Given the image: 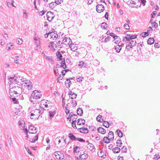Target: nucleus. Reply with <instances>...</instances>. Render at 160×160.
Here are the masks:
<instances>
[{
  "label": "nucleus",
  "instance_id": "51",
  "mask_svg": "<svg viewBox=\"0 0 160 160\" xmlns=\"http://www.w3.org/2000/svg\"><path fill=\"white\" fill-rule=\"evenodd\" d=\"M25 148L26 149L27 152L30 155H31L32 156H33V154L32 153V152L30 151V150L28 148H26L25 146Z\"/></svg>",
  "mask_w": 160,
  "mask_h": 160
},
{
  "label": "nucleus",
  "instance_id": "30",
  "mask_svg": "<svg viewBox=\"0 0 160 160\" xmlns=\"http://www.w3.org/2000/svg\"><path fill=\"white\" fill-rule=\"evenodd\" d=\"M77 113L78 115L82 116L83 114V110L81 108H78L77 110Z\"/></svg>",
  "mask_w": 160,
  "mask_h": 160
},
{
  "label": "nucleus",
  "instance_id": "49",
  "mask_svg": "<svg viewBox=\"0 0 160 160\" xmlns=\"http://www.w3.org/2000/svg\"><path fill=\"white\" fill-rule=\"evenodd\" d=\"M101 115H98L97 116V117L96 118V119L97 121L100 122H102V121H103V120L102 119V121L101 120Z\"/></svg>",
  "mask_w": 160,
  "mask_h": 160
},
{
  "label": "nucleus",
  "instance_id": "27",
  "mask_svg": "<svg viewBox=\"0 0 160 160\" xmlns=\"http://www.w3.org/2000/svg\"><path fill=\"white\" fill-rule=\"evenodd\" d=\"M68 137L72 140H76V138L72 133H70L68 134Z\"/></svg>",
  "mask_w": 160,
  "mask_h": 160
},
{
  "label": "nucleus",
  "instance_id": "21",
  "mask_svg": "<svg viewBox=\"0 0 160 160\" xmlns=\"http://www.w3.org/2000/svg\"><path fill=\"white\" fill-rule=\"evenodd\" d=\"M97 131L99 133L102 134H104L106 133L105 130L101 127H99L98 128Z\"/></svg>",
  "mask_w": 160,
  "mask_h": 160
},
{
  "label": "nucleus",
  "instance_id": "47",
  "mask_svg": "<svg viewBox=\"0 0 160 160\" xmlns=\"http://www.w3.org/2000/svg\"><path fill=\"white\" fill-rule=\"evenodd\" d=\"M61 140L63 139V138H61L60 137H58L56 138L55 139L56 142H57L58 144L60 143L61 142Z\"/></svg>",
  "mask_w": 160,
  "mask_h": 160
},
{
  "label": "nucleus",
  "instance_id": "60",
  "mask_svg": "<svg viewBox=\"0 0 160 160\" xmlns=\"http://www.w3.org/2000/svg\"><path fill=\"white\" fill-rule=\"evenodd\" d=\"M152 31V28L151 27H149L148 28V30L147 31V32H148V33H150V32H151Z\"/></svg>",
  "mask_w": 160,
  "mask_h": 160
},
{
  "label": "nucleus",
  "instance_id": "9",
  "mask_svg": "<svg viewBox=\"0 0 160 160\" xmlns=\"http://www.w3.org/2000/svg\"><path fill=\"white\" fill-rule=\"evenodd\" d=\"M32 135L30 136L29 141L31 142L34 143L38 140V134L35 135L32 134Z\"/></svg>",
  "mask_w": 160,
  "mask_h": 160
},
{
  "label": "nucleus",
  "instance_id": "14",
  "mask_svg": "<svg viewBox=\"0 0 160 160\" xmlns=\"http://www.w3.org/2000/svg\"><path fill=\"white\" fill-rule=\"evenodd\" d=\"M88 157V154L84 153L80 154L78 157H77V158L78 159H86Z\"/></svg>",
  "mask_w": 160,
  "mask_h": 160
},
{
  "label": "nucleus",
  "instance_id": "63",
  "mask_svg": "<svg viewBox=\"0 0 160 160\" xmlns=\"http://www.w3.org/2000/svg\"><path fill=\"white\" fill-rule=\"evenodd\" d=\"M49 116L51 118L53 117L55 114V113L54 112H49Z\"/></svg>",
  "mask_w": 160,
  "mask_h": 160
},
{
  "label": "nucleus",
  "instance_id": "25",
  "mask_svg": "<svg viewBox=\"0 0 160 160\" xmlns=\"http://www.w3.org/2000/svg\"><path fill=\"white\" fill-rule=\"evenodd\" d=\"M122 46L121 45H117L115 46V49L116 50V52L118 53L122 49Z\"/></svg>",
  "mask_w": 160,
  "mask_h": 160
},
{
  "label": "nucleus",
  "instance_id": "8",
  "mask_svg": "<svg viewBox=\"0 0 160 160\" xmlns=\"http://www.w3.org/2000/svg\"><path fill=\"white\" fill-rule=\"evenodd\" d=\"M49 34L51 38L53 40L56 39L58 37V35L54 29L52 30V31L49 32Z\"/></svg>",
  "mask_w": 160,
  "mask_h": 160
},
{
  "label": "nucleus",
  "instance_id": "50",
  "mask_svg": "<svg viewBox=\"0 0 160 160\" xmlns=\"http://www.w3.org/2000/svg\"><path fill=\"white\" fill-rule=\"evenodd\" d=\"M63 0H55V2L56 4H59L63 2Z\"/></svg>",
  "mask_w": 160,
  "mask_h": 160
},
{
  "label": "nucleus",
  "instance_id": "38",
  "mask_svg": "<svg viewBox=\"0 0 160 160\" xmlns=\"http://www.w3.org/2000/svg\"><path fill=\"white\" fill-rule=\"evenodd\" d=\"M111 140L110 138H108V137H104L103 138V141L106 143H109L110 142V140Z\"/></svg>",
  "mask_w": 160,
  "mask_h": 160
},
{
  "label": "nucleus",
  "instance_id": "41",
  "mask_svg": "<svg viewBox=\"0 0 160 160\" xmlns=\"http://www.w3.org/2000/svg\"><path fill=\"white\" fill-rule=\"evenodd\" d=\"M49 6L50 8H53L56 6V4L55 2H52L49 4Z\"/></svg>",
  "mask_w": 160,
  "mask_h": 160
},
{
  "label": "nucleus",
  "instance_id": "15",
  "mask_svg": "<svg viewBox=\"0 0 160 160\" xmlns=\"http://www.w3.org/2000/svg\"><path fill=\"white\" fill-rule=\"evenodd\" d=\"M122 40L126 43H128L129 42L130 40V34H127L125 37L123 38Z\"/></svg>",
  "mask_w": 160,
  "mask_h": 160
},
{
  "label": "nucleus",
  "instance_id": "19",
  "mask_svg": "<svg viewBox=\"0 0 160 160\" xmlns=\"http://www.w3.org/2000/svg\"><path fill=\"white\" fill-rule=\"evenodd\" d=\"M85 120L82 118L78 119L77 120V124L79 125H84L85 124Z\"/></svg>",
  "mask_w": 160,
  "mask_h": 160
},
{
  "label": "nucleus",
  "instance_id": "36",
  "mask_svg": "<svg viewBox=\"0 0 160 160\" xmlns=\"http://www.w3.org/2000/svg\"><path fill=\"white\" fill-rule=\"evenodd\" d=\"M55 45L57 46L59 48H61L63 46V43L60 41H59L58 42H57Z\"/></svg>",
  "mask_w": 160,
  "mask_h": 160
},
{
  "label": "nucleus",
  "instance_id": "46",
  "mask_svg": "<svg viewBox=\"0 0 160 160\" xmlns=\"http://www.w3.org/2000/svg\"><path fill=\"white\" fill-rule=\"evenodd\" d=\"M148 32H144L143 33H142L140 35L141 37L144 38L148 35Z\"/></svg>",
  "mask_w": 160,
  "mask_h": 160
},
{
  "label": "nucleus",
  "instance_id": "29",
  "mask_svg": "<svg viewBox=\"0 0 160 160\" xmlns=\"http://www.w3.org/2000/svg\"><path fill=\"white\" fill-rule=\"evenodd\" d=\"M80 150V148L79 147L75 146L73 148V152L74 153H78Z\"/></svg>",
  "mask_w": 160,
  "mask_h": 160
},
{
  "label": "nucleus",
  "instance_id": "18",
  "mask_svg": "<svg viewBox=\"0 0 160 160\" xmlns=\"http://www.w3.org/2000/svg\"><path fill=\"white\" fill-rule=\"evenodd\" d=\"M87 148L92 151H95V149L93 144L91 143H88L87 146Z\"/></svg>",
  "mask_w": 160,
  "mask_h": 160
},
{
  "label": "nucleus",
  "instance_id": "55",
  "mask_svg": "<svg viewBox=\"0 0 160 160\" xmlns=\"http://www.w3.org/2000/svg\"><path fill=\"white\" fill-rule=\"evenodd\" d=\"M160 158V155L159 154H156L154 156V158L155 160H157Z\"/></svg>",
  "mask_w": 160,
  "mask_h": 160
},
{
  "label": "nucleus",
  "instance_id": "26",
  "mask_svg": "<svg viewBox=\"0 0 160 160\" xmlns=\"http://www.w3.org/2000/svg\"><path fill=\"white\" fill-rule=\"evenodd\" d=\"M18 123L19 127L21 128V129H22L24 128L25 125V122L23 121H19L18 122Z\"/></svg>",
  "mask_w": 160,
  "mask_h": 160
},
{
  "label": "nucleus",
  "instance_id": "45",
  "mask_svg": "<svg viewBox=\"0 0 160 160\" xmlns=\"http://www.w3.org/2000/svg\"><path fill=\"white\" fill-rule=\"evenodd\" d=\"M73 44H72L71 43H70V44L69 45V46L70 47V48H71V50L72 51H75L77 49V47H73Z\"/></svg>",
  "mask_w": 160,
  "mask_h": 160
},
{
  "label": "nucleus",
  "instance_id": "53",
  "mask_svg": "<svg viewBox=\"0 0 160 160\" xmlns=\"http://www.w3.org/2000/svg\"><path fill=\"white\" fill-rule=\"evenodd\" d=\"M54 72L56 73V75L58 76L59 74V73L58 72V69L57 68H54Z\"/></svg>",
  "mask_w": 160,
  "mask_h": 160
},
{
  "label": "nucleus",
  "instance_id": "6",
  "mask_svg": "<svg viewBox=\"0 0 160 160\" xmlns=\"http://www.w3.org/2000/svg\"><path fill=\"white\" fill-rule=\"evenodd\" d=\"M16 77L14 76L13 77H10L9 78L8 83L9 84V88L14 86L16 84Z\"/></svg>",
  "mask_w": 160,
  "mask_h": 160
},
{
  "label": "nucleus",
  "instance_id": "7",
  "mask_svg": "<svg viewBox=\"0 0 160 160\" xmlns=\"http://www.w3.org/2000/svg\"><path fill=\"white\" fill-rule=\"evenodd\" d=\"M16 84L19 85H22L24 81L26 80L25 78H23L22 77L19 76H16Z\"/></svg>",
  "mask_w": 160,
  "mask_h": 160
},
{
  "label": "nucleus",
  "instance_id": "44",
  "mask_svg": "<svg viewBox=\"0 0 160 160\" xmlns=\"http://www.w3.org/2000/svg\"><path fill=\"white\" fill-rule=\"evenodd\" d=\"M23 17L27 19L28 18V16L27 13L26 11L25 10H23Z\"/></svg>",
  "mask_w": 160,
  "mask_h": 160
},
{
  "label": "nucleus",
  "instance_id": "52",
  "mask_svg": "<svg viewBox=\"0 0 160 160\" xmlns=\"http://www.w3.org/2000/svg\"><path fill=\"white\" fill-rule=\"evenodd\" d=\"M76 121L75 120L73 121L72 122V127L73 128H74L76 129L77 128L76 127Z\"/></svg>",
  "mask_w": 160,
  "mask_h": 160
},
{
  "label": "nucleus",
  "instance_id": "32",
  "mask_svg": "<svg viewBox=\"0 0 160 160\" xmlns=\"http://www.w3.org/2000/svg\"><path fill=\"white\" fill-rule=\"evenodd\" d=\"M56 56L57 58L59 59V60H62V55L61 53V52L59 51H58L56 53Z\"/></svg>",
  "mask_w": 160,
  "mask_h": 160
},
{
  "label": "nucleus",
  "instance_id": "24",
  "mask_svg": "<svg viewBox=\"0 0 160 160\" xmlns=\"http://www.w3.org/2000/svg\"><path fill=\"white\" fill-rule=\"evenodd\" d=\"M136 41L135 40H130L129 42V45L132 47L135 46L136 44Z\"/></svg>",
  "mask_w": 160,
  "mask_h": 160
},
{
  "label": "nucleus",
  "instance_id": "12",
  "mask_svg": "<svg viewBox=\"0 0 160 160\" xmlns=\"http://www.w3.org/2000/svg\"><path fill=\"white\" fill-rule=\"evenodd\" d=\"M96 9L98 12L100 13L104 10V8L103 5L99 4L97 5Z\"/></svg>",
  "mask_w": 160,
  "mask_h": 160
},
{
  "label": "nucleus",
  "instance_id": "56",
  "mask_svg": "<svg viewBox=\"0 0 160 160\" xmlns=\"http://www.w3.org/2000/svg\"><path fill=\"white\" fill-rule=\"evenodd\" d=\"M121 149L122 152L125 153L127 151V148L125 146H123L121 148Z\"/></svg>",
  "mask_w": 160,
  "mask_h": 160
},
{
  "label": "nucleus",
  "instance_id": "31",
  "mask_svg": "<svg viewBox=\"0 0 160 160\" xmlns=\"http://www.w3.org/2000/svg\"><path fill=\"white\" fill-rule=\"evenodd\" d=\"M63 41L64 42H68L67 43H66V44H70V42H71V39L69 38L65 37L63 39Z\"/></svg>",
  "mask_w": 160,
  "mask_h": 160
},
{
  "label": "nucleus",
  "instance_id": "40",
  "mask_svg": "<svg viewBox=\"0 0 160 160\" xmlns=\"http://www.w3.org/2000/svg\"><path fill=\"white\" fill-rule=\"evenodd\" d=\"M101 27L102 28L107 29L106 28L108 27V25L107 23L104 22L102 23Z\"/></svg>",
  "mask_w": 160,
  "mask_h": 160
},
{
  "label": "nucleus",
  "instance_id": "59",
  "mask_svg": "<svg viewBox=\"0 0 160 160\" xmlns=\"http://www.w3.org/2000/svg\"><path fill=\"white\" fill-rule=\"evenodd\" d=\"M83 78V77H79L78 78H77V82H80L82 81Z\"/></svg>",
  "mask_w": 160,
  "mask_h": 160
},
{
  "label": "nucleus",
  "instance_id": "28",
  "mask_svg": "<svg viewBox=\"0 0 160 160\" xmlns=\"http://www.w3.org/2000/svg\"><path fill=\"white\" fill-rule=\"evenodd\" d=\"M108 137L110 139L112 140L114 138V133L112 131H110L108 133Z\"/></svg>",
  "mask_w": 160,
  "mask_h": 160
},
{
  "label": "nucleus",
  "instance_id": "33",
  "mask_svg": "<svg viewBox=\"0 0 160 160\" xmlns=\"http://www.w3.org/2000/svg\"><path fill=\"white\" fill-rule=\"evenodd\" d=\"M73 116L76 117V115L75 114H74L72 112H71L70 113L69 115V117L67 118V119L69 120V121H71V118Z\"/></svg>",
  "mask_w": 160,
  "mask_h": 160
},
{
  "label": "nucleus",
  "instance_id": "11",
  "mask_svg": "<svg viewBox=\"0 0 160 160\" xmlns=\"http://www.w3.org/2000/svg\"><path fill=\"white\" fill-rule=\"evenodd\" d=\"M28 128V132L30 133L35 134L37 132V130H36L37 128L35 127L30 125L29 126Z\"/></svg>",
  "mask_w": 160,
  "mask_h": 160
},
{
  "label": "nucleus",
  "instance_id": "58",
  "mask_svg": "<svg viewBox=\"0 0 160 160\" xmlns=\"http://www.w3.org/2000/svg\"><path fill=\"white\" fill-rule=\"evenodd\" d=\"M137 35H131L130 34V40H134V39L137 38Z\"/></svg>",
  "mask_w": 160,
  "mask_h": 160
},
{
  "label": "nucleus",
  "instance_id": "54",
  "mask_svg": "<svg viewBox=\"0 0 160 160\" xmlns=\"http://www.w3.org/2000/svg\"><path fill=\"white\" fill-rule=\"evenodd\" d=\"M44 59H46L47 60H52V58L51 57H48L45 54L43 55Z\"/></svg>",
  "mask_w": 160,
  "mask_h": 160
},
{
  "label": "nucleus",
  "instance_id": "16",
  "mask_svg": "<svg viewBox=\"0 0 160 160\" xmlns=\"http://www.w3.org/2000/svg\"><path fill=\"white\" fill-rule=\"evenodd\" d=\"M68 95L71 99H72L76 98L77 96V94L72 91L69 92Z\"/></svg>",
  "mask_w": 160,
  "mask_h": 160
},
{
  "label": "nucleus",
  "instance_id": "10",
  "mask_svg": "<svg viewBox=\"0 0 160 160\" xmlns=\"http://www.w3.org/2000/svg\"><path fill=\"white\" fill-rule=\"evenodd\" d=\"M47 20L49 21H51L54 18V15L53 13L49 11L47 12Z\"/></svg>",
  "mask_w": 160,
  "mask_h": 160
},
{
  "label": "nucleus",
  "instance_id": "35",
  "mask_svg": "<svg viewBox=\"0 0 160 160\" xmlns=\"http://www.w3.org/2000/svg\"><path fill=\"white\" fill-rule=\"evenodd\" d=\"M154 39L153 38H149L148 41L147 42L148 44L151 45L154 42Z\"/></svg>",
  "mask_w": 160,
  "mask_h": 160
},
{
  "label": "nucleus",
  "instance_id": "39",
  "mask_svg": "<svg viewBox=\"0 0 160 160\" xmlns=\"http://www.w3.org/2000/svg\"><path fill=\"white\" fill-rule=\"evenodd\" d=\"M117 134L119 137L121 138L123 136V133L121 130L118 129L117 130Z\"/></svg>",
  "mask_w": 160,
  "mask_h": 160
},
{
  "label": "nucleus",
  "instance_id": "57",
  "mask_svg": "<svg viewBox=\"0 0 160 160\" xmlns=\"http://www.w3.org/2000/svg\"><path fill=\"white\" fill-rule=\"evenodd\" d=\"M139 1V0H131V2L133 4H136L137 2H138Z\"/></svg>",
  "mask_w": 160,
  "mask_h": 160
},
{
  "label": "nucleus",
  "instance_id": "42",
  "mask_svg": "<svg viewBox=\"0 0 160 160\" xmlns=\"http://www.w3.org/2000/svg\"><path fill=\"white\" fill-rule=\"evenodd\" d=\"M34 39L35 41V42L36 43L37 46L39 45L40 44V41L39 39L35 37L34 38Z\"/></svg>",
  "mask_w": 160,
  "mask_h": 160
},
{
  "label": "nucleus",
  "instance_id": "43",
  "mask_svg": "<svg viewBox=\"0 0 160 160\" xmlns=\"http://www.w3.org/2000/svg\"><path fill=\"white\" fill-rule=\"evenodd\" d=\"M103 126L105 127L108 128L109 127V124L108 122L107 121H104L103 123Z\"/></svg>",
  "mask_w": 160,
  "mask_h": 160
},
{
  "label": "nucleus",
  "instance_id": "20",
  "mask_svg": "<svg viewBox=\"0 0 160 160\" xmlns=\"http://www.w3.org/2000/svg\"><path fill=\"white\" fill-rule=\"evenodd\" d=\"M53 42H50V44L48 46V47L50 48V50L53 52L55 50V49L54 47V44H55Z\"/></svg>",
  "mask_w": 160,
  "mask_h": 160
},
{
  "label": "nucleus",
  "instance_id": "13",
  "mask_svg": "<svg viewBox=\"0 0 160 160\" xmlns=\"http://www.w3.org/2000/svg\"><path fill=\"white\" fill-rule=\"evenodd\" d=\"M65 61H62V62L60 63L59 64H57L55 68H62L63 69L66 68L67 66L65 63Z\"/></svg>",
  "mask_w": 160,
  "mask_h": 160
},
{
  "label": "nucleus",
  "instance_id": "34",
  "mask_svg": "<svg viewBox=\"0 0 160 160\" xmlns=\"http://www.w3.org/2000/svg\"><path fill=\"white\" fill-rule=\"evenodd\" d=\"M78 65L80 67V68L84 67L86 66V63H85L83 61H81L79 62Z\"/></svg>",
  "mask_w": 160,
  "mask_h": 160
},
{
  "label": "nucleus",
  "instance_id": "62",
  "mask_svg": "<svg viewBox=\"0 0 160 160\" xmlns=\"http://www.w3.org/2000/svg\"><path fill=\"white\" fill-rule=\"evenodd\" d=\"M110 38L111 37H110L108 36L105 38L104 42H108L109 41V40Z\"/></svg>",
  "mask_w": 160,
  "mask_h": 160
},
{
  "label": "nucleus",
  "instance_id": "3",
  "mask_svg": "<svg viewBox=\"0 0 160 160\" xmlns=\"http://www.w3.org/2000/svg\"><path fill=\"white\" fill-rule=\"evenodd\" d=\"M49 101H46L45 100H43L41 102V104L40 106L41 108V109H42L43 110H48V108L49 107H50L51 105L50 104L49 102Z\"/></svg>",
  "mask_w": 160,
  "mask_h": 160
},
{
  "label": "nucleus",
  "instance_id": "1",
  "mask_svg": "<svg viewBox=\"0 0 160 160\" xmlns=\"http://www.w3.org/2000/svg\"><path fill=\"white\" fill-rule=\"evenodd\" d=\"M43 110L40 109H35L33 110L30 112V118L36 119L38 118L40 115L43 112Z\"/></svg>",
  "mask_w": 160,
  "mask_h": 160
},
{
  "label": "nucleus",
  "instance_id": "48",
  "mask_svg": "<svg viewBox=\"0 0 160 160\" xmlns=\"http://www.w3.org/2000/svg\"><path fill=\"white\" fill-rule=\"evenodd\" d=\"M132 48L133 47L132 46H130V45H129V44H128V45L126 46V48L128 51H130L132 49Z\"/></svg>",
  "mask_w": 160,
  "mask_h": 160
},
{
  "label": "nucleus",
  "instance_id": "22",
  "mask_svg": "<svg viewBox=\"0 0 160 160\" xmlns=\"http://www.w3.org/2000/svg\"><path fill=\"white\" fill-rule=\"evenodd\" d=\"M65 86L67 88H69L71 84V82L70 79H67L66 81H65Z\"/></svg>",
  "mask_w": 160,
  "mask_h": 160
},
{
  "label": "nucleus",
  "instance_id": "17",
  "mask_svg": "<svg viewBox=\"0 0 160 160\" xmlns=\"http://www.w3.org/2000/svg\"><path fill=\"white\" fill-rule=\"evenodd\" d=\"M78 131L81 133H87L88 132V130L86 128H80L78 129Z\"/></svg>",
  "mask_w": 160,
  "mask_h": 160
},
{
  "label": "nucleus",
  "instance_id": "2",
  "mask_svg": "<svg viewBox=\"0 0 160 160\" xmlns=\"http://www.w3.org/2000/svg\"><path fill=\"white\" fill-rule=\"evenodd\" d=\"M21 92V88L20 87L16 86L10 87L9 91L10 93H14L16 95L19 94Z\"/></svg>",
  "mask_w": 160,
  "mask_h": 160
},
{
  "label": "nucleus",
  "instance_id": "37",
  "mask_svg": "<svg viewBox=\"0 0 160 160\" xmlns=\"http://www.w3.org/2000/svg\"><path fill=\"white\" fill-rule=\"evenodd\" d=\"M120 150L121 149L117 147L114 148L113 149L112 151L114 153H118L120 152Z\"/></svg>",
  "mask_w": 160,
  "mask_h": 160
},
{
  "label": "nucleus",
  "instance_id": "5",
  "mask_svg": "<svg viewBox=\"0 0 160 160\" xmlns=\"http://www.w3.org/2000/svg\"><path fill=\"white\" fill-rule=\"evenodd\" d=\"M24 82L22 86L28 90L31 89L32 88V83L28 80L26 79Z\"/></svg>",
  "mask_w": 160,
  "mask_h": 160
},
{
  "label": "nucleus",
  "instance_id": "23",
  "mask_svg": "<svg viewBox=\"0 0 160 160\" xmlns=\"http://www.w3.org/2000/svg\"><path fill=\"white\" fill-rule=\"evenodd\" d=\"M13 48V45L12 43H9L8 44L6 47V49L8 50H9L10 49H12Z\"/></svg>",
  "mask_w": 160,
  "mask_h": 160
},
{
  "label": "nucleus",
  "instance_id": "61",
  "mask_svg": "<svg viewBox=\"0 0 160 160\" xmlns=\"http://www.w3.org/2000/svg\"><path fill=\"white\" fill-rule=\"evenodd\" d=\"M62 154V153L61 152L59 151L55 152L54 153V155H61Z\"/></svg>",
  "mask_w": 160,
  "mask_h": 160
},
{
  "label": "nucleus",
  "instance_id": "4",
  "mask_svg": "<svg viewBox=\"0 0 160 160\" xmlns=\"http://www.w3.org/2000/svg\"><path fill=\"white\" fill-rule=\"evenodd\" d=\"M42 96L40 93L37 90H35L32 93L31 96V99H37L40 98Z\"/></svg>",
  "mask_w": 160,
  "mask_h": 160
},
{
  "label": "nucleus",
  "instance_id": "64",
  "mask_svg": "<svg viewBox=\"0 0 160 160\" xmlns=\"http://www.w3.org/2000/svg\"><path fill=\"white\" fill-rule=\"evenodd\" d=\"M93 63L94 65L97 66L99 64V61H94Z\"/></svg>",
  "mask_w": 160,
  "mask_h": 160
}]
</instances>
